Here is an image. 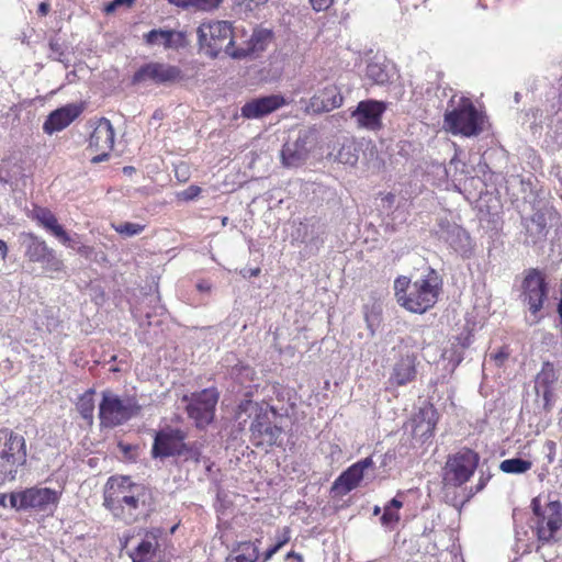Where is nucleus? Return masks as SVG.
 Masks as SVG:
<instances>
[{"mask_svg": "<svg viewBox=\"0 0 562 562\" xmlns=\"http://www.w3.org/2000/svg\"><path fill=\"white\" fill-rule=\"evenodd\" d=\"M103 506L115 519L132 525L150 515L151 494L145 485L133 482L130 476L113 475L104 485Z\"/></svg>", "mask_w": 562, "mask_h": 562, "instance_id": "obj_1", "label": "nucleus"}, {"mask_svg": "<svg viewBox=\"0 0 562 562\" xmlns=\"http://www.w3.org/2000/svg\"><path fill=\"white\" fill-rule=\"evenodd\" d=\"M140 411L142 405L135 396L120 397L110 390L103 391L102 401L99 404L100 426L103 428L121 426L137 416Z\"/></svg>", "mask_w": 562, "mask_h": 562, "instance_id": "obj_2", "label": "nucleus"}, {"mask_svg": "<svg viewBox=\"0 0 562 562\" xmlns=\"http://www.w3.org/2000/svg\"><path fill=\"white\" fill-rule=\"evenodd\" d=\"M26 456L24 437L8 428L0 429V485L15 479L18 469L26 463Z\"/></svg>", "mask_w": 562, "mask_h": 562, "instance_id": "obj_3", "label": "nucleus"}, {"mask_svg": "<svg viewBox=\"0 0 562 562\" xmlns=\"http://www.w3.org/2000/svg\"><path fill=\"white\" fill-rule=\"evenodd\" d=\"M199 43L211 57L224 52L231 56L235 52L232 24L228 21L202 23L198 29Z\"/></svg>", "mask_w": 562, "mask_h": 562, "instance_id": "obj_4", "label": "nucleus"}, {"mask_svg": "<svg viewBox=\"0 0 562 562\" xmlns=\"http://www.w3.org/2000/svg\"><path fill=\"white\" fill-rule=\"evenodd\" d=\"M481 116L471 100L461 98L458 105L445 113V128L452 134L467 137L475 136L482 132Z\"/></svg>", "mask_w": 562, "mask_h": 562, "instance_id": "obj_5", "label": "nucleus"}, {"mask_svg": "<svg viewBox=\"0 0 562 562\" xmlns=\"http://www.w3.org/2000/svg\"><path fill=\"white\" fill-rule=\"evenodd\" d=\"M135 539L136 546L131 550L132 562H164L166 533L164 529L153 527L139 530Z\"/></svg>", "mask_w": 562, "mask_h": 562, "instance_id": "obj_6", "label": "nucleus"}, {"mask_svg": "<svg viewBox=\"0 0 562 562\" xmlns=\"http://www.w3.org/2000/svg\"><path fill=\"white\" fill-rule=\"evenodd\" d=\"M479 463V454L471 449L463 448L448 457L443 468L445 486L458 487L469 481Z\"/></svg>", "mask_w": 562, "mask_h": 562, "instance_id": "obj_7", "label": "nucleus"}, {"mask_svg": "<svg viewBox=\"0 0 562 562\" xmlns=\"http://www.w3.org/2000/svg\"><path fill=\"white\" fill-rule=\"evenodd\" d=\"M548 283L546 277L537 269H529L521 283V301L528 305L529 312L535 316V322L538 323L540 317L539 312L543 307V303L548 297Z\"/></svg>", "mask_w": 562, "mask_h": 562, "instance_id": "obj_8", "label": "nucleus"}, {"mask_svg": "<svg viewBox=\"0 0 562 562\" xmlns=\"http://www.w3.org/2000/svg\"><path fill=\"white\" fill-rule=\"evenodd\" d=\"M438 293L437 284L420 279L411 285L408 293L398 295V303L409 312L423 314L436 304Z\"/></svg>", "mask_w": 562, "mask_h": 562, "instance_id": "obj_9", "label": "nucleus"}, {"mask_svg": "<svg viewBox=\"0 0 562 562\" xmlns=\"http://www.w3.org/2000/svg\"><path fill=\"white\" fill-rule=\"evenodd\" d=\"M183 401H189L187 412L190 418L194 419L196 427L204 428L212 423L218 393L214 389H205L193 393L189 397L184 395Z\"/></svg>", "mask_w": 562, "mask_h": 562, "instance_id": "obj_10", "label": "nucleus"}, {"mask_svg": "<svg viewBox=\"0 0 562 562\" xmlns=\"http://www.w3.org/2000/svg\"><path fill=\"white\" fill-rule=\"evenodd\" d=\"M182 70L173 65L159 61H149L142 65L132 77V85H144L153 82L155 85H171L181 80Z\"/></svg>", "mask_w": 562, "mask_h": 562, "instance_id": "obj_11", "label": "nucleus"}, {"mask_svg": "<svg viewBox=\"0 0 562 562\" xmlns=\"http://www.w3.org/2000/svg\"><path fill=\"white\" fill-rule=\"evenodd\" d=\"M23 245L25 257L32 262L41 263L45 273L52 274L64 270V262L56 256L55 250L34 234L25 235Z\"/></svg>", "mask_w": 562, "mask_h": 562, "instance_id": "obj_12", "label": "nucleus"}, {"mask_svg": "<svg viewBox=\"0 0 562 562\" xmlns=\"http://www.w3.org/2000/svg\"><path fill=\"white\" fill-rule=\"evenodd\" d=\"M187 435L179 428H165L159 430L154 439L151 454L154 458L181 456Z\"/></svg>", "mask_w": 562, "mask_h": 562, "instance_id": "obj_13", "label": "nucleus"}, {"mask_svg": "<svg viewBox=\"0 0 562 562\" xmlns=\"http://www.w3.org/2000/svg\"><path fill=\"white\" fill-rule=\"evenodd\" d=\"M562 527V504L553 501L547 504L543 515L537 521V537L542 543L558 541L557 532Z\"/></svg>", "mask_w": 562, "mask_h": 562, "instance_id": "obj_14", "label": "nucleus"}, {"mask_svg": "<svg viewBox=\"0 0 562 562\" xmlns=\"http://www.w3.org/2000/svg\"><path fill=\"white\" fill-rule=\"evenodd\" d=\"M114 145V128L110 122V120L105 117H101L89 139V147L94 148L98 151H101L99 155L92 157V164H99L101 161H105L110 157V151L112 150Z\"/></svg>", "mask_w": 562, "mask_h": 562, "instance_id": "obj_15", "label": "nucleus"}, {"mask_svg": "<svg viewBox=\"0 0 562 562\" xmlns=\"http://www.w3.org/2000/svg\"><path fill=\"white\" fill-rule=\"evenodd\" d=\"M311 135L299 131L295 137H289L281 150V160L285 167H299L308 158Z\"/></svg>", "mask_w": 562, "mask_h": 562, "instance_id": "obj_16", "label": "nucleus"}, {"mask_svg": "<svg viewBox=\"0 0 562 562\" xmlns=\"http://www.w3.org/2000/svg\"><path fill=\"white\" fill-rule=\"evenodd\" d=\"M386 110V104L382 101L369 99L360 101L351 117L356 120L360 127L376 131L382 127V115Z\"/></svg>", "mask_w": 562, "mask_h": 562, "instance_id": "obj_17", "label": "nucleus"}, {"mask_svg": "<svg viewBox=\"0 0 562 562\" xmlns=\"http://www.w3.org/2000/svg\"><path fill=\"white\" fill-rule=\"evenodd\" d=\"M436 234L440 239L453 248L454 251L467 255L471 250V238L468 232L456 223H451L446 218L438 221V229Z\"/></svg>", "mask_w": 562, "mask_h": 562, "instance_id": "obj_18", "label": "nucleus"}, {"mask_svg": "<svg viewBox=\"0 0 562 562\" xmlns=\"http://www.w3.org/2000/svg\"><path fill=\"white\" fill-rule=\"evenodd\" d=\"M374 462L371 457L364 458L344 471L333 484V491L345 495L356 488L364 477V472L373 469Z\"/></svg>", "mask_w": 562, "mask_h": 562, "instance_id": "obj_19", "label": "nucleus"}, {"mask_svg": "<svg viewBox=\"0 0 562 562\" xmlns=\"http://www.w3.org/2000/svg\"><path fill=\"white\" fill-rule=\"evenodd\" d=\"M251 439L259 446L272 447L277 445L282 434V429L272 425L267 413L258 414L250 425Z\"/></svg>", "mask_w": 562, "mask_h": 562, "instance_id": "obj_20", "label": "nucleus"}, {"mask_svg": "<svg viewBox=\"0 0 562 562\" xmlns=\"http://www.w3.org/2000/svg\"><path fill=\"white\" fill-rule=\"evenodd\" d=\"M344 98L337 86L330 85L315 93L306 105L307 113L330 112L342 104Z\"/></svg>", "mask_w": 562, "mask_h": 562, "instance_id": "obj_21", "label": "nucleus"}, {"mask_svg": "<svg viewBox=\"0 0 562 562\" xmlns=\"http://www.w3.org/2000/svg\"><path fill=\"white\" fill-rule=\"evenodd\" d=\"M285 104L282 95L271 94L246 102L241 108V115L246 119H260Z\"/></svg>", "mask_w": 562, "mask_h": 562, "instance_id": "obj_22", "label": "nucleus"}, {"mask_svg": "<svg viewBox=\"0 0 562 562\" xmlns=\"http://www.w3.org/2000/svg\"><path fill=\"white\" fill-rule=\"evenodd\" d=\"M25 510H50L58 501L57 492L47 487H31L23 491Z\"/></svg>", "mask_w": 562, "mask_h": 562, "instance_id": "obj_23", "label": "nucleus"}, {"mask_svg": "<svg viewBox=\"0 0 562 562\" xmlns=\"http://www.w3.org/2000/svg\"><path fill=\"white\" fill-rule=\"evenodd\" d=\"M144 41L149 46H164L166 49H178L184 46L183 33L173 30L154 29L144 34Z\"/></svg>", "mask_w": 562, "mask_h": 562, "instance_id": "obj_24", "label": "nucleus"}, {"mask_svg": "<svg viewBox=\"0 0 562 562\" xmlns=\"http://www.w3.org/2000/svg\"><path fill=\"white\" fill-rule=\"evenodd\" d=\"M271 38V31L266 29L255 30L250 38L246 42V46L237 47L235 52L231 53V57L239 59L247 56H255L267 48Z\"/></svg>", "mask_w": 562, "mask_h": 562, "instance_id": "obj_25", "label": "nucleus"}, {"mask_svg": "<svg viewBox=\"0 0 562 562\" xmlns=\"http://www.w3.org/2000/svg\"><path fill=\"white\" fill-rule=\"evenodd\" d=\"M80 110L76 105H66L52 112L46 119L43 130L47 134L61 131L67 127L78 115Z\"/></svg>", "mask_w": 562, "mask_h": 562, "instance_id": "obj_26", "label": "nucleus"}, {"mask_svg": "<svg viewBox=\"0 0 562 562\" xmlns=\"http://www.w3.org/2000/svg\"><path fill=\"white\" fill-rule=\"evenodd\" d=\"M413 422V437L424 443L434 435L437 423L436 412L432 406L422 408Z\"/></svg>", "mask_w": 562, "mask_h": 562, "instance_id": "obj_27", "label": "nucleus"}, {"mask_svg": "<svg viewBox=\"0 0 562 562\" xmlns=\"http://www.w3.org/2000/svg\"><path fill=\"white\" fill-rule=\"evenodd\" d=\"M416 373V356L406 355L394 364L390 382L394 385L403 386L413 382Z\"/></svg>", "mask_w": 562, "mask_h": 562, "instance_id": "obj_28", "label": "nucleus"}, {"mask_svg": "<svg viewBox=\"0 0 562 562\" xmlns=\"http://www.w3.org/2000/svg\"><path fill=\"white\" fill-rule=\"evenodd\" d=\"M526 234L532 244L546 238L548 233V223L546 214L542 211L535 212L530 217L524 220Z\"/></svg>", "mask_w": 562, "mask_h": 562, "instance_id": "obj_29", "label": "nucleus"}, {"mask_svg": "<svg viewBox=\"0 0 562 562\" xmlns=\"http://www.w3.org/2000/svg\"><path fill=\"white\" fill-rule=\"evenodd\" d=\"M259 559V548L256 542L244 541L237 543L226 562H257Z\"/></svg>", "mask_w": 562, "mask_h": 562, "instance_id": "obj_30", "label": "nucleus"}, {"mask_svg": "<svg viewBox=\"0 0 562 562\" xmlns=\"http://www.w3.org/2000/svg\"><path fill=\"white\" fill-rule=\"evenodd\" d=\"M558 379L559 373L554 366L549 361L543 362L541 371L536 376L535 390L537 395H540L541 387H553Z\"/></svg>", "mask_w": 562, "mask_h": 562, "instance_id": "obj_31", "label": "nucleus"}, {"mask_svg": "<svg viewBox=\"0 0 562 562\" xmlns=\"http://www.w3.org/2000/svg\"><path fill=\"white\" fill-rule=\"evenodd\" d=\"M94 390L89 389L86 391L79 398L76 404L77 411L80 416L88 422L89 425L93 423V412H94Z\"/></svg>", "mask_w": 562, "mask_h": 562, "instance_id": "obj_32", "label": "nucleus"}, {"mask_svg": "<svg viewBox=\"0 0 562 562\" xmlns=\"http://www.w3.org/2000/svg\"><path fill=\"white\" fill-rule=\"evenodd\" d=\"M532 468V462L521 458L506 459L501 462L499 469L504 473L522 474Z\"/></svg>", "mask_w": 562, "mask_h": 562, "instance_id": "obj_33", "label": "nucleus"}, {"mask_svg": "<svg viewBox=\"0 0 562 562\" xmlns=\"http://www.w3.org/2000/svg\"><path fill=\"white\" fill-rule=\"evenodd\" d=\"M359 159L358 150L353 142L347 140L341 144L336 154V160L340 164L355 166Z\"/></svg>", "mask_w": 562, "mask_h": 562, "instance_id": "obj_34", "label": "nucleus"}, {"mask_svg": "<svg viewBox=\"0 0 562 562\" xmlns=\"http://www.w3.org/2000/svg\"><path fill=\"white\" fill-rule=\"evenodd\" d=\"M367 77L376 85H384L390 79L385 68L378 63H371L367 66Z\"/></svg>", "mask_w": 562, "mask_h": 562, "instance_id": "obj_35", "label": "nucleus"}, {"mask_svg": "<svg viewBox=\"0 0 562 562\" xmlns=\"http://www.w3.org/2000/svg\"><path fill=\"white\" fill-rule=\"evenodd\" d=\"M33 218L47 231L58 222L56 216L49 210L44 207H35L33 211Z\"/></svg>", "mask_w": 562, "mask_h": 562, "instance_id": "obj_36", "label": "nucleus"}, {"mask_svg": "<svg viewBox=\"0 0 562 562\" xmlns=\"http://www.w3.org/2000/svg\"><path fill=\"white\" fill-rule=\"evenodd\" d=\"M112 227L114 228V231L116 233H119L120 235H122L124 237L136 236V235L140 234L145 228L144 225H140L138 223H131V222L112 224Z\"/></svg>", "mask_w": 562, "mask_h": 562, "instance_id": "obj_37", "label": "nucleus"}, {"mask_svg": "<svg viewBox=\"0 0 562 562\" xmlns=\"http://www.w3.org/2000/svg\"><path fill=\"white\" fill-rule=\"evenodd\" d=\"M180 457H183L186 460H193L195 462H199L200 457H201V450H200L198 442H193V443L184 442V447H183V449H181Z\"/></svg>", "mask_w": 562, "mask_h": 562, "instance_id": "obj_38", "label": "nucleus"}, {"mask_svg": "<svg viewBox=\"0 0 562 562\" xmlns=\"http://www.w3.org/2000/svg\"><path fill=\"white\" fill-rule=\"evenodd\" d=\"M290 540V530L285 528L283 537L263 554V562L270 560L288 541Z\"/></svg>", "mask_w": 562, "mask_h": 562, "instance_id": "obj_39", "label": "nucleus"}, {"mask_svg": "<svg viewBox=\"0 0 562 562\" xmlns=\"http://www.w3.org/2000/svg\"><path fill=\"white\" fill-rule=\"evenodd\" d=\"M400 520L398 512L391 509L390 506L385 505L383 514L381 516V524L385 527H391L393 524Z\"/></svg>", "mask_w": 562, "mask_h": 562, "instance_id": "obj_40", "label": "nucleus"}, {"mask_svg": "<svg viewBox=\"0 0 562 562\" xmlns=\"http://www.w3.org/2000/svg\"><path fill=\"white\" fill-rule=\"evenodd\" d=\"M56 238L59 239L64 245H68L69 247L74 248V245L71 244V238L67 234V232L64 229L61 225L58 224V222L48 229Z\"/></svg>", "mask_w": 562, "mask_h": 562, "instance_id": "obj_41", "label": "nucleus"}, {"mask_svg": "<svg viewBox=\"0 0 562 562\" xmlns=\"http://www.w3.org/2000/svg\"><path fill=\"white\" fill-rule=\"evenodd\" d=\"M540 395L543 400V409L549 413L553 408L555 402V395L553 387H541Z\"/></svg>", "mask_w": 562, "mask_h": 562, "instance_id": "obj_42", "label": "nucleus"}, {"mask_svg": "<svg viewBox=\"0 0 562 562\" xmlns=\"http://www.w3.org/2000/svg\"><path fill=\"white\" fill-rule=\"evenodd\" d=\"M8 499L10 502V506L16 510H25L24 505V498H23V491L20 493H11L8 496Z\"/></svg>", "mask_w": 562, "mask_h": 562, "instance_id": "obj_43", "label": "nucleus"}, {"mask_svg": "<svg viewBox=\"0 0 562 562\" xmlns=\"http://www.w3.org/2000/svg\"><path fill=\"white\" fill-rule=\"evenodd\" d=\"M409 280L406 277H400L394 282V289L396 297L398 299V295H403L404 293H407L406 291H409Z\"/></svg>", "mask_w": 562, "mask_h": 562, "instance_id": "obj_44", "label": "nucleus"}, {"mask_svg": "<svg viewBox=\"0 0 562 562\" xmlns=\"http://www.w3.org/2000/svg\"><path fill=\"white\" fill-rule=\"evenodd\" d=\"M364 318H366L367 326L370 329L371 335L373 336L375 333V328L380 324V315H379V313H375L374 311H372L370 313H366Z\"/></svg>", "mask_w": 562, "mask_h": 562, "instance_id": "obj_45", "label": "nucleus"}, {"mask_svg": "<svg viewBox=\"0 0 562 562\" xmlns=\"http://www.w3.org/2000/svg\"><path fill=\"white\" fill-rule=\"evenodd\" d=\"M508 357L509 352L506 347H502L497 352L490 355V359L494 361L496 367H502Z\"/></svg>", "mask_w": 562, "mask_h": 562, "instance_id": "obj_46", "label": "nucleus"}, {"mask_svg": "<svg viewBox=\"0 0 562 562\" xmlns=\"http://www.w3.org/2000/svg\"><path fill=\"white\" fill-rule=\"evenodd\" d=\"M222 0H191V5L201 10L217 8Z\"/></svg>", "mask_w": 562, "mask_h": 562, "instance_id": "obj_47", "label": "nucleus"}, {"mask_svg": "<svg viewBox=\"0 0 562 562\" xmlns=\"http://www.w3.org/2000/svg\"><path fill=\"white\" fill-rule=\"evenodd\" d=\"M201 193V188L198 186H190L184 191L180 193V196L184 201H190L195 199Z\"/></svg>", "mask_w": 562, "mask_h": 562, "instance_id": "obj_48", "label": "nucleus"}, {"mask_svg": "<svg viewBox=\"0 0 562 562\" xmlns=\"http://www.w3.org/2000/svg\"><path fill=\"white\" fill-rule=\"evenodd\" d=\"M267 0H235V3L239 7H244L245 10L251 11L255 7L265 3Z\"/></svg>", "mask_w": 562, "mask_h": 562, "instance_id": "obj_49", "label": "nucleus"}, {"mask_svg": "<svg viewBox=\"0 0 562 562\" xmlns=\"http://www.w3.org/2000/svg\"><path fill=\"white\" fill-rule=\"evenodd\" d=\"M334 0H310L315 11H324L333 4Z\"/></svg>", "mask_w": 562, "mask_h": 562, "instance_id": "obj_50", "label": "nucleus"}, {"mask_svg": "<svg viewBox=\"0 0 562 562\" xmlns=\"http://www.w3.org/2000/svg\"><path fill=\"white\" fill-rule=\"evenodd\" d=\"M74 249H76L78 254H80L81 256H85L86 258H89L91 256V254L93 252V248L90 246H86V245H81L77 248L74 246Z\"/></svg>", "mask_w": 562, "mask_h": 562, "instance_id": "obj_51", "label": "nucleus"}, {"mask_svg": "<svg viewBox=\"0 0 562 562\" xmlns=\"http://www.w3.org/2000/svg\"><path fill=\"white\" fill-rule=\"evenodd\" d=\"M256 407H257L256 403H252L251 401H245L238 406V409L241 412H247L248 409L256 408Z\"/></svg>", "mask_w": 562, "mask_h": 562, "instance_id": "obj_52", "label": "nucleus"}, {"mask_svg": "<svg viewBox=\"0 0 562 562\" xmlns=\"http://www.w3.org/2000/svg\"><path fill=\"white\" fill-rule=\"evenodd\" d=\"M532 510L533 514L538 517V519L542 517L543 512H541L540 505L536 498L532 501Z\"/></svg>", "mask_w": 562, "mask_h": 562, "instance_id": "obj_53", "label": "nucleus"}, {"mask_svg": "<svg viewBox=\"0 0 562 562\" xmlns=\"http://www.w3.org/2000/svg\"><path fill=\"white\" fill-rule=\"evenodd\" d=\"M386 505L390 506L391 509H395L396 512H398V509L403 506V503L397 498H393Z\"/></svg>", "mask_w": 562, "mask_h": 562, "instance_id": "obj_54", "label": "nucleus"}, {"mask_svg": "<svg viewBox=\"0 0 562 562\" xmlns=\"http://www.w3.org/2000/svg\"><path fill=\"white\" fill-rule=\"evenodd\" d=\"M8 255V246L7 243L2 239H0V257L2 260L7 258Z\"/></svg>", "mask_w": 562, "mask_h": 562, "instance_id": "obj_55", "label": "nucleus"}, {"mask_svg": "<svg viewBox=\"0 0 562 562\" xmlns=\"http://www.w3.org/2000/svg\"><path fill=\"white\" fill-rule=\"evenodd\" d=\"M49 11V4L47 2H41L38 5V13L41 15H46Z\"/></svg>", "mask_w": 562, "mask_h": 562, "instance_id": "obj_56", "label": "nucleus"}, {"mask_svg": "<svg viewBox=\"0 0 562 562\" xmlns=\"http://www.w3.org/2000/svg\"><path fill=\"white\" fill-rule=\"evenodd\" d=\"M117 7H120V4H115V0H113L112 2L105 5L104 11L108 14L113 13Z\"/></svg>", "mask_w": 562, "mask_h": 562, "instance_id": "obj_57", "label": "nucleus"}, {"mask_svg": "<svg viewBox=\"0 0 562 562\" xmlns=\"http://www.w3.org/2000/svg\"><path fill=\"white\" fill-rule=\"evenodd\" d=\"M486 482H487V479H484V477L482 476V477L480 479V481H479L477 485L475 486L474 493H479V492H481V491L484 488V486H485Z\"/></svg>", "mask_w": 562, "mask_h": 562, "instance_id": "obj_58", "label": "nucleus"}, {"mask_svg": "<svg viewBox=\"0 0 562 562\" xmlns=\"http://www.w3.org/2000/svg\"><path fill=\"white\" fill-rule=\"evenodd\" d=\"M171 3L179 7H189L191 5V0H169Z\"/></svg>", "mask_w": 562, "mask_h": 562, "instance_id": "obj_59", "label": "nucleus"}, {"mask_svg": "<svg viewBox=\"0 0 562 562\" xmlns=\"http://www.w3.org/2000/svg\"><path fill=\"white\" fill-rule=\"evenodd\" d=\"M286 558L290 559V558H293V559H296L299 562H303V557L302 554L300 553H296L294 551H291L286 554Z\"/></svg>", "mask_w": 562, "mask_h": 562, "instance_id": "obj_60", "label": "nucleus"}, {"mask_svg": "<svg viewBox=\"0 0 562 562\" xmlns=\"http://www.w3.org/2000/svg\"><path fill=\"white\" fill-rule=\"evenodd\" d=\"M135 0H115V4L130 7Z\"/></svg>", "mask_w": 562, "mask_h": 562, "instance_id": "obj_61", "label": "nucleus"}, {"mask_svg": "<svg viewBox=\"0 0 562 562\" xmlns=\"http://www.w3.org/2000/svg\"><path fill=\"white\" fill-rule=\"evenodd\" d=\"M7 499H8V495L7 494H1L0 495V506L5 507L7 506Z\"/></svg>", "mask_w": 562, "mask_h": 562, "instance_id": "obj_62", "label": "nucleus"}, {"mask_svg": "<svg viewBox=\"0 0 562 562\" xmlns=\"http://www.w3.org/2000/svg\"><path fill=\"white\" fill-rule=\"evenodd\" d=\"M198 289L200 291H206V290H210V285H206L204 283H200V284H198Z\"/></svg>", "mask_w": 562, "mask_h": 562, "instance_id": "obj_63", "label": "nucleus"}, {"mask_svg": "<svg viewBox=\"0 0 562 562\" xmlns=\"http://www.w3.org/2000/svg\"><path fill=\"white\" fill-rule=\"evenodd\" d=\"M259 273H260V269L259 268L250 270V276L251 277H257Z\"/></svg>", "mask_w": 562, "mask_h": 562, "instance_id": "obj_64", "label": "nucleus"}]
</instances>
